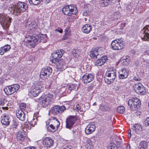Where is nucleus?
<instances>
[{"mask_svg":"<svg viewBox=\"0 0 149 149\" xmlns=\"http://www.w3.org/2000/svg\"><path fill=\"white\" fill-rule=\"evenodd\" d=\"M64 52L63 49L58 50L53 53L51 55L50 61L56 65L58 69H64L65 67L66 63L65 61L63 59L59 60L63 55Z\"/></svg>","mask_w":149,"mask_h":149,"instance_id":"nucleus-1","label":"nucleus"},{"mask_svg":"<svg viewBox=\"0 0 149 149\" xmlns=\"http://www.w3.org/2000/svg\"><path fill=\"white\" fill-rule=\"evenodd\" d=\"M28 8L26 3L19 2L17 5H12L9 6L8 10L13 15H17L25 11Z\"/></svg>","mask_w":149,"mask_h":149,"instance_id":"nucleus-2","label":"nucleus"},{"mask_svg":"<svg viewBox=\"0 0 149 149\" xmlns=\"http://www.w3.org/2000/svg\"><path fill=\"white\" fill-rule=\"evenodd\" d=\"M47 127L48 130L50 132H54L58 130L60 123L59 121L56 118L52 117L46 122Z\"/></svg>","mask_w":149,"mask_h":149,"instance_id":"nucleus-3","label":"nucleus"},{"mask_svg":"<svg viewBox=\"0 0 149 149\" xmlns=\"http://www.w3.org/2000/svg\"><path fill=\"white\" fill-rule=\"evenodd\" d=\"M53 95L52 94H48L43 97H41L38 99V102L39 104L44 107H46L48 105L53 102Z\"/></svg>","mask_w":149,"mask_h":149,"instance_id":"nucleus-4","label":"nucleus"},{"mask_svg":"<svg viewBox=\"0 0 149 149\" xmlns=\"http://www.w3.org/2000/svg\"><path fill=\"white\" fill-rule=\"evenodd\" d=\"M116 77V70L112 69L107 71L105 74L104 80L105 82L108 84L113 83Z\"/></svg>","mask_w":149,"mask_h":149,"instance_id":"nucleus-5","label":"nucleus"},{"mask_svg":"<svg viewBox=\"0 0 149 149\" xmlns=\"http://www.w3.org/2000/svg\"><path fill=\"white\" fill-rule=\"evenodd\" d=\"M125 44L121 39L114 40L111 43L112 49L115 50H120L125 47Z\"/></svg>","mask_w":149,"mask_h":149,"instance_id":"nucleus-6","label":"nucleus"},{"mask_svg":"<svg viewBox=\"0 0 149 149\" xmlns=\"http://www.w3.org/2000/svg\"><path fill=\"white\" fill-rule=\"evenodd\" d=\"M11 19L4 14H0V22L3 28L6 29L9 27Z\"/></svg>","mask_w":149,"mask_h":149,"instance_id":"nucleus-7","label":"nucleus"},{"mask_svg":"<svg viewBox=\"0 0 149 149\" xmlns=\"http://www.w3.org/2000/svg\"><path fill=\"white\" fill-rule=\"evenodd\" d=\"M62 11L65 15L70 16L72 14H75L77 11L75 6L73 5H70L63 8Z\"/></svg>","mask_w":149,"mask_h":149,"instance_id":"nucleus-8","label":"nucleus"},{"mask_svg":"<svg viewBox=\"0 0 149 149\" xmlns=\"http://www.w3.org/2000/svg\"><path fill=\"white\" fill-rule=\"evenodd\" d=\"M52 72L51 68L48 67L41 69L40 73V77L43 80L48 79Z\"/></svg>","mask_w":149,"mask_h":149,"instance_id":"nucleus-9","label":"nucleus"},{"mask_svg":"<svg viewBox=\"0 0 149 149\" xmlns=\"http://www.w3.org/2000/svg\"><path fill=\"white\" fill-rule=\"evenodd\" d=\"M19 87L18 84H15L6 86L3 90L7 95H10L17 91Z\"/></svg>","mask_w":149,"mask_h":149,"instance_id":"nucleus-10","label":"nucleus"},{"mask_svg":"<svg viewBox=\"0 0 149 149\" xmlns=\"http://www.w3.org/2000/svg\"><path fill=\"white\" fill-rule=\"evenodd\" d=\"M141 103V101L139 99L135 97L129 100L128 101V104L131 109H133L137 107L138 106H139Z\"/></svg>","mask_w":149,"mask_h":149,"instance_id":"nucleus-11","label":"nucleus"},{"mask_svg":"<svg viewBox=\"0 0 149 149\" xmlns=\"http://www.w3.org/2000/svg\"><path fill=\"white\" fill-rule=\"evenodd\" d=\"M142 129L141 126L139 124H135L132 126L131 129H130L128 131V133L130 134V136H128V137L130 138L131 135V132L132 134H135L136 133H139L141 131Z\"/></svg>","mask_w":149,"mask_h":149,"instance_id":"nucleus-12","label":"nucleus"},{"mask_svg":"<svg viewBox=\"0 0 149 149\" xmlns=\"http://www.w3.org/2000/svg\"><path fill=\"white\" fill-rule=\"evenodd\" d=\"M77 119L75 116H70L68 117L66 121V127L70 129L75 123Z\"/></svg>","mask_w":149,"mask_h":149,"instance_id":"nucleus-13","label":"nucleus"},{"mask_svg":"<svg viewBox=\"0 0 149 149\" xmlns=\"http://www.w3.org/2000/svg\"><path fill=\"white\" fill-rule=\"evenodd\" d=\"M141 37L144 40H149V26L144 27L141 31Z\"/></svg>","mask_w":149,"mask_h":149,"instance_id":"nucleus-14","label":"nucleus"},{"mask_svg":"<svg viewBox=\"0 0 149 149\" xmlns=\"http://www.w3.org/2000/svg\"><path fill=\"white\" fill-rule=\"evenodd\" d=\"M25 41L30 43L29 45L32 47H34L37 45V39L34 36H28L26 37Z\"/></svg>","mask_w":149,"mask_h":149,"instance_id":"nucleus-15","label":"nucleus"},{"mask_svg":"<svg viewBox=\"0 0 149 149\" xmlns=\"http://www.w3.org/2000/svg\"><path fill=\"white\" fill-rule=\"evenodd\" d=\"M65 109V107L64 106L56 105L52 108V111L54 114H56L62 113Z\"/></svg>","mask_w":149,"mask_h":149,"instance_id":"nucleus-16","label":"nucleus"},{"mask_svg":"<svg viewBox=\"0 0 149 149\" xmlns=\"http://www.w3.org/2000/svg\"><path fill=\"white\" fill-rule=\"evenodd\" d=\"M94 77L93 74H91L86 73L82 77V81L84 83H88L93 79Z\"/></svg>","mask_w":149,"mask_h":149,"instance_id":"nucleus-17","label":"nucleus"},{"mask_svg":"<svg viewBox=\"0 0 149 149\" xmlns=\"http://www.w3.org/2000/svg\"><path fill=\"white\" fill-rule=\"evenodd\" d=\"M43 143L47 148H50L54 143V141L49 137L45 138L43 140Z\"/></svg>","mask_w":149,"mask_h":149,"instance_id":"nucleus-18","label":"nucleus"},{"mask_svg":"<svg viewBox=\"0 0 149 149\" xmlns=\"http://www.w3.org/2000/svg\"><path fill=\"white\" fill-rule=\"evenodd\" d=\"M95 129V125L92 124H88L85 129V132L86 134H89L92 133Z\"/></svg>","mask_w":149,"mask_h":149,"instance_id":"nucleus-19","label":"nucleus"},{"mask_svg":"<svg viewBox=\"0 0 149 149\" xmlns=\"http://www.w3.org/2000/svg\"><path fill=\"white\" fill-rule=\"evenodd\" d=\"M118 73L119 74V77L120 79H125L128 76V73L125 68H123L121 70H119Z\"/></svg>","mask_w":149,"mask_h":149,"instance_id":"nucleus-20","label":"nucleus"},{"mask_svg":"<svg viewBox=\"0 0 149 149\" xmlns=\"http://www.w3.org/2000/svg\"><path fill=\"white\" fill-rule=\"evenodd\" d=\"M10 117L9 116L6 115L1 117V122L3 125L7 126L10 124Z\"/></svg>","mask_w":149,"mask_h":149,"instance_id":"nucleus-21","label":"nucleus"},{"mask_svg":"<svg viewBox=\"0 0 149 149\" xmlns=\"http://www.w3.org/2000/svg\"><path fill=\"white\" fill-rule=\"evenodd\" d=\"M135 87L136 89V91L137 93H138L142 94H144L145 92V89L143 85L141 84H136Z\"/></svg>","mask_w":149,"mask_h":149,"instance_id":"nucleus-22","label":"nucleus"},{"mask_svg":"<svg viewBox=\"0 0 149 149\" xmlns=\"http://www.w3.org/2000/svg\"><path fill=\"white\" fill-rule=\"evenodd\" d=\"M107 59V56H103L100 58L96 60L95 62V64L97 66H101L104 63Z\"/></svg>","mask_w":149,"mask_h":149,"instance_id":"nucleus-23","label":"nucleus"},{"mask_svg":"<svg viewBox=\"0 0 149 149\" xmlns=\"http://www.w3.org/2000/svg\"><path fill=\"white\" fill-rule=\"evenodd\" d=\"M16 115L17 117L22 121H24V120L25 115L22 110L17 111L16 112Z\"/></svg>","mask_w":149,"mask_h":149,"instance_id":"nucleus-24","label":"nucleus"},{"mask_svg":"<svg viewBox=\"0 0 149 149\" xmlns=\"http://www.w3.org/2000/svg\"><path fill=\"white\" fill-rule=\"evenodd\" d=\"M92 26L90 24H86L82 27L81 31L85 33H88L92 30Z\"/></svg>","mask_w":149,"mask_h":149,"instance_id":"nucleus-25","label":"nucleus"},{"mask_svg":"<svg viewBox=\"0 0 149 149\" xmlns=\"http://www.w3.org/2000/svg\"><path fill=\"white\" fill-rule=\"evenodd\" d=\"M16 138L17 140L23 141L25 139L24 131L23 130L19 131L17 133Z\"/></svg>","mask_w":149,"mask_h":149,"instance_id":"nucleus-26","label":"nucleus"},{"mask_svg":"<svg viewBox=\"0 0 149 149\" xmlns=\"http://www.w3.org/2000/svg\"><path fill=\"white\" fill-rule=\"evenodd\" d=\"M46 35L39 34L38 35V42L45 43L47 42Z\"/></svg>","mask_w":149,"mask_h":149,"instance_id":"nucleus-27","label":"nucleus"},{"mask_svg":"<svg viewBox=\"0 0 149 149\" xmlns=\"http://www.w3.org/2000/svg\"><path fill=\"white\" fill-rule=\"evenodd\" d=\"M84 146L85 149H92L93 145L91 140L89 139H87L85 143Z\"/></svg>","mask_w":149,"mask_h":149,"instance_id":"nucleus-28","label":"nucleus"},{"mask_svg":"<svg viewBox=\"0 0 149 149\" xmlns=\"http://www.w3.org/2000/svg\"><path fill=\"white\" fill-rule=\"evenodd\" d=\"M91 57L94 59L99 58L100 57L99 52L97 50H94L91 52L90 54Z\"/></svg>","mask_w":149,"mask_h":149,"instance_id":"nucleus-29","label":"nucleus"},{"mask_svg":"<svg viewBox=\"0 0 149 149\" xmlns=\"http://www.w3.org/2000/svg\"><path fill=\"white\" fill-rule=\"evenodd\" d=\"M65 34L63 36V40H66L68 38V36L70 34L71 31L70 30V28L69 26H67L64 31Z\"/></svg>","mask_w":149,"mask_h":149,"instance_id":"nucleus-30","label":"nucleus"},{"mask_svg":"<svg viewBox=\"0 0 149 149\" xmlns=\"http://www.w3.org/2000/svg\"><path fill=\"white\" fill-rule=\"evenodd\" d=\"M148 143L146 141H141L139 143L138 149H146Z\"/></svg>","mask_w":149,"mask_h":149,"instance_id":"nucleus-31","label":"nucleus"},{"mask_svg":"<svg viewBox=\"0 0 149 149\" xmlns=\"http://www.w3.org/2000/svg\"><path fill=\"white\" fill-rule=\"evenodd\" d=\"M37 89L36 88L32 87V89L29 93V95L33 97H36L37 96Z\"/></svg>","mask_w":149,"mask_h":149,"instance_id":"nucleus-32","label":"nucleus"},{"mask_svg":"<svg viewBox=\"0 0 149 149\" xmlns=\"http://www.w3.org/2000/svg\"><path fill=\"white\" fill-rule=\"evenodd\" d=\"M37 116L36 115V114H34L33 118V119L30 122L31 125L33 127H34L37 124Z\"/></svg>","mask_w":149,"mask_h":149,"instance_id":"nucleus-33","label":"nucleus"},{"mask_svg":"<svg viewBox=\"0 0 149 149\" xmlns=\"http://www.w3.org/2000/svg\"><path fill=\"white\" fill-rule=\"evenodd\" d=\"M43 81H39L38 83V91L39 90V92L38 93H40L44 89L43 86H42Z\"/></svg>","mask_w":149,"mask_h":149,"instance_id":"nucleus-34","label":"nucleus"},{"mask_svg":"<svg viewBox=\"0 0 149 149\" xmlns=\"http://www.w3.org/2000/svg\"><path fill=\"white\" fill-rule=\"evenodd\" d=\"M125 110V109L124 107L122 106H120L118 107L117 111L118 113H123L124 112Z\"/></svg>","mask_w":149,"mask_h":149,"instance_id":"nucleus-35","label":"nucleus"},{"mask_svg":"<svg viewBox=\"0 0 149 149\" xmlns=\"http://www.w3.org/2000/svg\"><path fill=\"white\" fill-rule=\"evenodd\" d=\"M68 89L70 91L77 90L78 89L77 85L74 84H70L69 86Z\"/></svg>","mask_w":149,"mask_h":149,"instance_id":"nucleus-36","label":"nucleus"},{"mask_svg":"<svg viewBox=\"0 0 149 149\" xmlns=\"http://www.w3.org/2000/svg\"><path fill=\"white\" fill-rule=\"evenodd\" d=\"M74 56L75 57H77L79 56L80 52L79 50L77 49L74 50L72 52Z\"/></svg>","mask_w":149,"mask_h":149,"instance_id":"nucleus-37","label":"nucleus"},{"mask_svg":"<svg viewBox=\"0 0 149 149\" xmlns=\"http://www.w3.org/2000/svg\"><path fill=\"white\" fill-rule=\"evenodd\" d=\"M3 49V51H4L5 52H6L7 51L9 50L10 49L11 47L10 45H6L2 47Z\"/></svg>","mask_w":149,"mask_h":149,"instance_id":"nucleus-38","label":"nucleus"},{"mask_svg":"<svg viewBox=\"0 0 149 149\" xmlns=\"http://www.w3.org/2000/svg\"><path fill=\"white\" fill-rule=\"evenodd\" d=\"M120 17V15L118 12H115L112 15V17L113 18L114 20L118 19Z\"/></svg>","mask_w":149,"mask_h":149,"instance_id":"nucleus-39","label":"nucleus"},{"mask_svg":"<svg viewBox=\"0 0 149 149\" xmlns=\"http://www.w3.org/2000/svg\"><path fill=\"white\" fill-rule=\"evenodd\" d=\"M102 3V5L103 6H106L108 5L110 3L109 0H104Z\"/></svg>","mask_w":149,"mask_h":149,"instance_id":"nucleus-40","label":"nucleus"},{"mask_svg":"<svg viewBox=\"0 0 149 149\" xmlns=\"http://www.w3.org/2000/svg\"><path fill=\"white\" fill-rule=\"evenodd\" d=\"M57 32H58L59 33H62L63 32V30L61 28H58L57 29L55 30L53 32L54 35H56Z\"/></svg>","mask_w":149,"mask_h":149,"instance_id":"nucleus-41","label":"nucleus"},{"mask_svg":"<svg viewBox=\"0 0 149 149\" xmlns=\"http://www.w3.org/2000/svg\"><path fill=\"white\" fill-rule=\"evenodd\" d=\"M18 122L16 120H13V128L16 129L18 125Z\"/></svg>","mask_w":149,"mask_h":149,"instance_id":"nucleus-42","label":"nucleus"},{"mask_svg":"<svg viewBox=\"0 0 149 149\" xmlns=\"http://www.w3.org/2000/svg\"><path fill=\"white\" fill-rule=\"evenodd\" d=\"M37 0H29V3L33 4L35 5H37Z\"/></svg>","mask_w":149,"mask_h":149,"instance_id":"nucleus-43","label":"nucleus"},{"mask_svg":"<svg viewBox=\"0 0 149 149\" xmlns=\"http://www.w3.org/2000/svg\"><path fill=\"white\" fill-rule=\"evenodd\" d=\"M30 25L33 28L35 29L37 26V24L36 21H33V22H32L31 24Z\"/></svg>","mask_w":149,"mask_h":149,"instance_id":"nucleus-44","label":"nucleus"},{"mask_svg":"<svg viewBox=\"0 0 149 149\" xmlns=\"http://www.w3.org/2000/svg\"><path fill=\"white\" fill-rule=\"evenodd\" d=\"M20 107L21 109H24L26 108V104L23 103H21L20 105Z\"/></svg>","mask_w":149,"mask_h":149,"instance_id":"nucleus-45","label":"nucleus"},{"mask_svg":"<svg viewBox=\"0 0 149 149\" xmlns=\"http://www.w3.org/2000/svg\"><path fill=\"white\" fill-rule=\"evenodd\" d=\"M105 107V105L101 104L100 107V110L103 111H105L106 109H104Z\"/></svg>","mask_w":149,"mask_h":149,"instance_id":"nucleus-46","label":"nucleus"},{"mask_svg":"<svg viewBox=\"0 0 149 149\" xmlns=\"http://www.w3.org/2000/svg\"><path fill=\"white\" fill-rule=\"evenodd\" d=\"M74 109L75 110H80V111H81V107L79 104H77V105H76L75 106H74Z\"/></svg>","mask_w":149,"mask_h":149,"instance_id":"nucleus-47","label":"nucleus"},{"mask_svg":"<svg viewBox=\"0 0 149 149\" xmlns=\"http://www.w3.org/2000/svg\"><path fill=\"white\" fill-rule=\"evenodd\" d=\"M128 56H127V58H126V59L123 60V62L124 63H126L125 64H128L129 62V59L128 58Z\"/></svg>","mask_w":149,"mask_h":149,"instance_id":"nucleus-48","label":"nucleus"},{"mask_svg":"<svg viewBox=\"0 0 149 149\" xmlns=\"http://www.w3.org/2000/svg\"><path fill=\"white\" fill-rule=\"evenodd\" d=\"M5 52L3 51V49L2 47L0 48V55H2L4 54Z\"/></svg>","mask_w":149,"mask_h":149,"instance_id":"nucleus-49","label":"nucleus"},{"mask_svg":"<svg viewBox=\"0 0 149 149\" xmlns=\"http://www.w3.org/2000/svg\"><path fill=\"white\" fill-rule=\"evenodd\" d=\"M63 149H72V148L71 146H67L64 147Z\"/></svg>","mask_w":149,"mask_h":149,"instance_id":"nucleus-50","label":"nucleus"},{"mask_svg":"<svg viewBox=\"0 0 149 149\" xmlns=\"http://www.w3.org/2000/svg\"><path fill=\"white\" fill-rule=\"evenodd\" d=\"M133 79L136 81H139L141 79L140 78L138 77H135L133 78Z\"/></svg>","mask_w":149,"mask_h":149,"instance_id":"nucleus-51","label":"nucleus"},{"mask_svg":"<svg viewBox=\"0 0 149 149\" xmlns=\"http://www.w3.org/2000/svg\"><path fill=\"white\" fill-rule=\"evenodd\" d=\"M4 112L3 113H5L7 111H8L9 109V108L7 107H4Z\"/></svg>","mask_w":149,"mask_h":149,"instance_id":"nucleus-52","label":"nucleus"},{"mask_svg":"<svg viewBox=\"0 0 149 149\" xmlns=\"http://www.w3.org/2000/svg\"><path fill=\"white\" fill-rule=\"evenodd\" d=\"M146 122L147 123V125L148 126L149 125V117L146 118Z\"/></svg>","mask_w":149,"mask_h":149,"instance_id":"nucleus-53","label":"nucleus"},{"mask_svg":"<svg viewBox=\"0 0 149 149\" xmlns=\"http://www.w3.org/2000/svg\"><path fill=\"white\" fill-rule=\"evenodd\" d=\"M104 109H106L105 111H108L110 110V108L108 106L105 105V107Z\"/></svg>","mask_w":149,"mask_h":149,"instance_id":"nucleus-54","label":"nucleus"},{"mask_svg":"<svg viewBox=\"0 0 149 149\" xmlns=\"http://www.w3.org/2000/svg\"><path fill=\"white\" fill-rule=\"evenodd\" d=\"M4 107H2L1 109H0V111L2 113H3L4 112Z\"/></svg>","mask_w":149,"mask_h":149,"instance_id":"nucleus-55","label":"nucleus"},{"mask_svg":"<svg viewBox=\"0 0 149 149\" xmlns=\"http://www.w3.org/2000/svg\"><path fill=\"white\" fill-rule=\"evenodd\" d=\"M51 0H45V3H49Z\"/></svg>","mask_w":149,"mask_h":149,"instance_id":"nucleus-56","label":"nucleus"},{"mask_svg":"<svg viewBox=\"0 0 149 149\" xmlns=\"http://www.w3.org/2000/svg\"><path fill=\"white\" fill-rule=\"evenodd\" d=\"M6 101V99H4L3 100V101H1V104H3V103H4V102H3V101L4 102H5V101Z\"/></svg>","mask_w":149,"mask_h":149,"instance_id":"nucleus-57","label":"nucleus"},{"mask_svg":"<svg viewBox=\"0 0 149 149\" xmlns=\"http://www.w3.org/2000/svg\"><path fill=\"white\" fill-rule=\"evenodd\" d=\"M126 149H130V146L129 145H128L127 146Z\"/></svg>","mask_w":149,"mask_h":149,"instance_id":"nucleus-58","label":"nucleus"},{"mask_svg":"<svg viewBox=\"0 0 149 149\" xmlns=\"http://www.w3.org/2000/svg\"><path fill=\"white\" fill-rule=\"evenodd\" d=\"M24 127H26H26H28V128H29H29H30V127H28V125H26V124H25L24 125Z\"/></svg>","mask_w":149,"mask_h":149,"instance_id":"nucleus-59","label":"nucleus"},{"mask_svg":"<svg viewBox=\"0 0 149 149\" xmlns=\"http://www.w3.org/2000/svg\"><path fill=\"white\" fill-rule=\"evenodd\" d=\"M146 53L147 54L149 55V50L146 51Z\"/></svg>","mask_w":149,"mask_h":149,"instance_id":"nucleus-60","label":"nucleus"},{"mask_svg":"<svg viewBox=\"0 0 149 149\" xmlns=\"http://www.w3.org/2000/svg\"><path fill=\"white\" fill-rule=\"evenodd\" d=\"M2 72V70H1L0 68V74Z\"/></svg>","mask_w":149,"mask_h":149,"instance_id":"nucleus-61","label":"nucleus"},{"mask_svg":"<svg viewBox=\"0 0 149 149\" xmlns=\"http://www.w3.org/2000/svg\"><path fill=\"white\" fill-rule=\"evenodd\" d=\"M96 103L95 102V103H94L93 104V105H96Z\"/></svg>","mask_w":149,"mask_h":149,"instance_id":"nucleus-62","label":"nucleus"},{"mask_svg":"<svg viewBox=\"0 0 149 149\" xmlns=\"http://www.w3.org/2000/svg\"><path fill=\"white\" fill-rule=\"evenodd\" d=\"M28 25H29V24L28 22L27 23H26V26H27Z\"/></svg>","mask_w":149,"mask_h":149,"instance_id":"nucleus-63","label":"nucleus"},{"mask_svg":"<svg viewBox=\"0 0 149 149\" xmlns=\"http://www.w3.org/2000/svg\"><path fill=\"white\" fill-rule=\"evenodd\" d=\"M148 107L149 108V101L148 102Z\"/></svg>","mask_w":149,"mask_h":149,"instance_id":"nucleus-64","label":"nucleus"}]
</instances>
